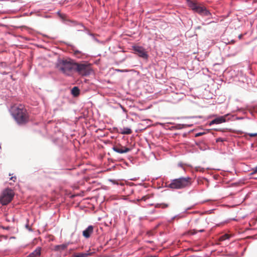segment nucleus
Instances as JSON below:
<instances>
[{
  "instance_id": "nucleus-1",
  "label": "nucleus",
  "mask_w": 257,
  "mask_h": 257,
  "mask_svg": "<svg viewBox=\"0 0 257 257\" xmlns=\"http://www.w3.org/2000/svg\"><path fill=\"white\" fill-rule=\"evenodd\" d=\"M185 1L189 9L194 13L197 14L202 17H207L208 19L212 18V14L203 3H200L197 0Z\"/></svg>"
},
{
  "instance_id": "nucleus-2",
  "label": "nucleus",
  "mask_w": 257,
  "mask_h": 257,
  "mask_svg": "<svg viewBox=\"0 0 257 257\" xmlns=\"http://www.w3.org/2000/svg\"><path fill=\"white\" fill-rule=\"evenodd\" d=\"M76 61L71 58H59L56 63V67L67 76H71L74 72Z\"/></svg>"
},
{
  "instance_id": "nucleus-3",
  "label": "nucleus",
  "mask_w": 257,
  "mask_h": 257,
  "mask_svg": "<svg viewBox=\"0 0 257 257\" xmlns=\"http://www.w3.org/2000/svg\"><path fill=\"white\" fill-rule=\"evenodd\" d=\"M192 184V178L189 176L180 177L178 178L171 180L170 183L165 184L164 187L168 188L172 190H180L188 187Z\"/></svg>"
},
{
  "instance_id": "nucleus-4",
  "label": "nucleus",
  "mask_w": 257,
  "mask_h": 257,
  "mask_svg": "<svg viewBox=\"0 0 257 257\" xmlns=\"http://www.w3.org/2000/svg\"><path fill=\"white\" fill-rule=\"evenodd\" d=\"M10 111L12 115L19 124H22L27 122L26 109L21 107L13 106Z\"/></svg>"
},
{
  "instance_id": "nucleus-5",
  "label": "nucleus",
  "mask_w": 257,
  "mask_h": 257,
  "mask_svg": "<svg viewBox=\"0 0 257 257\" xmlns=\"http://www.w3.org/2000/svg\"><path fill=\"white\" fill-rule=\"evenodd\" d=\"M92 71L90 63L87 62L79 63L76 61L74 72L77 73L82 76H87L89 75Z\"/></svg>"
},
{
  "instance_id": "nucleus-6",
  "label": "nucleus",
  "mask_w": 257,
  "mask_h": 257,
  "mask_svg": "<svg viewBox=\"0 0 257 257\" xmlns=\"http://www.w3.org/2000/svg\"><path fill=\"white\" fill-rule=\"evenodd\" d=\"M14 193L12 189L7 188L4 189L0 196V203L3 205H7L13 199Z\"/></svg>"
},
{
  "instance_id": "nucleus-7",
  "label": "nucleus",
  "mask_w": 257,
  "mask_h": 257,
  "mask_svg": "<svg viewBox=\"0 0 257 257\" xmlns=\"http://www.w3.org/2000/svg\"><path fill=\"white\" fill-rule=\"evenodd\" d=\"M230 115V113H228L223 115L216 116L214 119L208 122V125L211 126L213 124H219L229 121L231 119Z\"/></svg>"
},
{
  "instance_id": "nucleus-8",
  "label": "nucleus",
  "mask_w": 257,
  "mask_h": 257,
  "mask_svg": "<svg viewBox=\"0 0 257 257\" xmlns=\"http://www.w3.org/2000/svg\"><path fill=\"white\" fill-rule=\"evenodd\" d=\"M132 50L134 53L138 55L139 57L145 60H147L149 58V55L146 49L142 46L138 45H133Z\"/></svg>"
},
{
  "instance_id": "nucleus-9",
  "label": "nucleus",
  "mask_w": 257,
  "mask_h": 257,
  "mask_svg": "<svg viewBox=\"0 0 257 257\" xmlns=\"http://www.w3.org/2000/svg\"><path fill=\"white\" fill-rule=\"evenodd\" d=\"M56 14L61 20L62 22L66 25L74 27L78 24V21L69 19L67 15L61 14L60 11H58Z\"/></svg>"
},
{
  "instance_id": "nucleus-10",
  "label": "nucleus",
  "mask_w": 257,
  "mask_h": 257,
  "mask_svg": "<svg viewBox=\"0 0 257 257\" xmlns=\"http://www.w3.org/2000/svg\"><path fill=\"white\" fill-rule=\"evenodd\" d=\"M112 149L115 152L120 154L128 153L132 150L131 148L125 146H123L120 144L114 145L112 147Z\"/></svg>"
},
{
  "instance_id": "nucleus-11",
  "label": "nucleus",
  "mask_w": 257,
  "mask_h": 257,
  "mask_svg": "<svg viewBox=\"0 0 257 257\" xmlns=\"http://www.w3.org/2000/svg\"><path fill=\"white\" fill-rule=\"evenodd\" d=\"M169 124L171 125V126L168 127V129L170 131L182 130L193 125V124L175 123L174 122H169Z\"/></svg>"
},
{
  "instance_id": "nucleus-12",
  "label": "nucleus",
  "mask_w": 257,
  "mask_h": 257,
  "mask_svg": "<svg viewBox=\"0 0 257 257\" xmlns=\"http://www.w3.org/2000/svg\"><path fill=\"white\" fill-rule=\"evenodd\" d=\"M94 226L92 225H88L83 231L82 235L86 238H89L93 232Z\"/></svg>"
},
{
  "instance_id": "nucleus-13",
  "label": "nucleus",
  "mask_w": 257,
  "mask_h": 257,
  "mask_svg": "<svg viewBox=\"0 0 257 257\" xmlns=\"http://www.w3.org/2000/svg\"><path fill=\"white\" fill-rule=\"evenodd\" d=\"M66 45L71 47V50L73 52L74 55L77 58H81L82 56L84 55L81 51L77 50L73 45L68 43H66Z\"/></svg>"
},
{
  "instance_id": "nucleus-14",
  "label": "nucleus",
  "mask_w": 257,
  "mask_h": 257,
  "mask_svg": "<svg viewBox=\"0 0 257 257\" xmlns=\"http://www.w3.org/2000/svg\"><path fill=\"white\" fill-rule=\"evenodd\" d=\"M70 93L73 97H77L80 94V89L78 86H75L71 89Z\"/></svg>"
},
{
  "instance_id": "nucleus-15",
  "label": "nucleus",
  "mask_w": 257,
  "mask_h": 257,
  "mask_svg": "<svg viewBox=\"0 0 257 257\" xmlns=\"http://www.w3.org/2000/svg\"><path fill=\"white\" fill-rule=\"evenodd\" d=\"M41 252V247H37L32 252L30 253L27 257H40Z\"/></svg>"
},
{
  "instance_id": "nucleus-16",
  "label": "nucleus",
  "mask_w": 257,
  "mask_h": 257,
  "mask_svg": "<svg viewBox=\"0 0 257 257\" xmlns=\"http://www.w3.org/2000/svg\"><path fill=\"white\" fill-rule=\"evenodd\" d=\"M75 27H77L78 28H79L80 27L84 28V30L77 29V31H85L88 35L91 36V37H93L94 34L91 33L82 23H79L78 22V24L76 26H75Z\"/></svg>"
},
{
  "instance_id": "nucleus-17",
  "label": "nucleus",
  "mask_w": 257,
  "mask_h": 257,
  "mask_svg": "<svg viewBox=\"0 0 257 257\" xmlns=\"http://www.w3.org/2000/svg\"><path fill=\"white\" fill-rule=\"evenodd\" d=\"M195 144L201 151H205L207 149V146L204 143L202 140L195 141Z\"/></svg>"
},
{
  "instance_id": "nucleus-18",
  "label": "nucleus",
  "mask_w": 257,
  "mask_h": 257,
  "mask_svg": "<svg viewBox=\"0 0 257 257\" xmlns=\"http://www.w3.org/2000/svg\"><path fill=\"white\" fill-rule=\"evenodd\" d=\"M68 245V243H63L61 244L56 245L54 246V250L55 251H63L67 248Z\"/></svg>"
},
{
  "instance_id": "nucleus-19",
  "label": "nucleus",
  "mask_w": 257,
  "mask_h": 257,
  "mask_svg": "<svg viewBox=\"0 0 257 257\" xmlns=\"http://www.w3.org/2000/svg\"><path fill=\"white\" fill-rule=\"evenodd\" d=\"M91 254L92 252H90L89 251L86 252H75L72 254V257H87Z\"/></svg>"
},
{
  "instance_id": "nucleus-20",
  "label": "nucleus",
  "mask_w": 257,
  "mask_h": 257,
  "mask_svg": "<svg viewBox=\"0 0 257 257\" xmlns=\"http://www.w3.org/2000/svg\"><path fill=\"white\" fill-rule=\"evenodd\" d=\"M121 130L120 134L122 135H130L132 133V130L129 127H124L123 129L120 128Z\"/></svg>"
},
{
  "instance_id": "nucleus-21",
  "label": "nucleus",
  "mask_w": 257,
  "mask_h": 257,
  "mask_svg": "<svg viewBox=\"0 0 257 257\" xmlns=\"http://www.w3.org/2000/svg\"><path fill=\"white\" fill-rule=\"evenodd\" d=\"M230 117H231V119H230V120H232V121L235 120H242V119H243L245 118L244 117L237 116H235V115H233L231 113H230Z\"/></svg>"
},
{
  "instance_id": "nucleus-22",
  "label": "nucleus",
  "mask_w": 257,
  "mask_h": 257,
  "mask_svg": "<svg viewBox=\"0 0 257 257\" xmlns=\"http://www.w3.org/2000/svg\"><path fill=\"white\" fill-rule=\"evenodd\" d=\"M211 130L210 129H208V130H206V131H203V132H199V133H197L196 134H195L194 135V137H200L201 136H203L205 134H206V132H209L211 131Z\"/></svg>"
},
{
  "instance_id": "nucleus-23",
  "label": "nucleus",
  "mask_w": 257,
  "mask_h": 257,
  "mask_svg": "<svg viewBox=\"0 0 257 257\" xmlns=\"http://www.w3.org/2000/svg\"><path fill=\"white\" fill-rule=\"evenodd\" d=\"M205 182H206V183H207L206 185L208 186V183H209V180L207 178H206L205 177H202L198 180V183H204Z\"/></svg>"
},
{
  "instance_id": "nucleus-24",
  "label": "nucleus",
  "mask_w": 257,
  "mask_h": 257,
  "mask_svg": "<svg viewBox=\"0 0 257 257\" xmlns=\"http://www.w3.org/2000/svg\"><path fill=\"white\" fill-rule=\"evenodd\" d=\"M226 138H221V137H219L218 138H217L216 139V143H218V142H225L226 141Z\"/></svg>"
},
{
  "instance_id": "nucleus-25",
  "label": "nucleus",
  "mask_w": 257,
  "mask_h": 257,
  "mask_svg": "<svg viewBox=\"0 0 257 257\" xmlns=\"http://www.w3.org/2000/svg\"><path fill=\"white\" fill-rule=\"evenodd\" d=\"M237 110L239 112H242L243 114H246L247 113V111L244 109V108H242V107H240V108H237Z\"/></svg>"
},
{
  "instance_id": "nucleus-26",
  "label": "nucleus",
  "mask_w": 257,
  "mask_h": 257,
  "mask_svg": "<svg viewBox=\"0 0 257 257\" xmlns=\"http://www.w3.org/2000/svg\"><path fill=\"white\" fill-rule=\"evenodd\" d=\"M214 211V209H211V210H208V211H205L204 212H202L201 213V215H203L204 214H206V213H212L213 212V211Z\"/></svg>"
},
{
  "instance_id": "nucleus-27",
  "label": "nucleus",
  "mask_w": 257,
  "mask_h": 257,
  "mask_svg": "<svg viewBox=\"0 0 257 257\" xmlns=\"http://www.w3.org/2000/svg\"><path fill=\"white\" fill-rule=\"evenodd\" d=\"M92 39H93L94 41H96V42H97L98 43H102V42H100V41L98 39H97V38L95 37V35H94V34L93 35V37H92Z\"/></svg>"
},
{
  "instance_id": "nucleus-28",
  "label": "nucleus",
  "mask_w": 257,
  "mask_h": 257,
  "mask_svg": "<svg viewBox=\"0 0 257 257\" xmlns=\"http://www.w3.org/2000/svg\"><path fill=\"white\" fill-rule=\"evenodd\" d=\"M194 232H193V234H196L197 232H204V231H205V230H204V229H200V230H199L198 231H197V230H196L194 229Z\"/></svg>"
},
{
  "instance_id": "nucleus-29",
  "label": "nucleus",
  "mask_w": 257,
  "mask_h": 257,
  "mask_svg": "<svg viewBox=\"0 0 257 257\" xmlns=\"http://www.w3.org/2000/svg\"><path fill=\"white\" fill-rule=\"evenodd\" d=\"M248 135L250 137H253L257 136V133H249L248 134Z\"/></svg>"
},
{
  "instance_id": "nucleus-30",
  "label": "nucleus",
  "mask_w": 257,
  "mask_h": 257,
  "mask_svg": "<svg viewBox=\"0 0 257 257\" xmlns=\"http://www.w3.org/2000/svg\"><path fill=\"white\" fill-rule=\"evenodd\" d=\"M26 228L27 229H28L30 231H32L33 230L32 229V228H31L30 226H29V225L28 224H27L25 226Z\"/></svg>"
},
{
  "instance_id": "nucleus-31",
  "label": "nucleus",
  "mask_w": 257,
  "mask_h": 257,
  "mask_svg": "<svg viewBox=\"0 0 257 257\" xmlns=\"http://www.w3.org/2000/svg\"><path fill=\"white\" fill-rule=\"evenodd\" d=\"M16 179H17V177H16V176H12V177H11V178H10V180H12V181H13L14 182H15V181H16Z\"/></svg>"
},
{
  "instance_id": "nucleus-32",
  "label": "nucleus",
  "mask_w": 257,
  "mask_h": 257,
  "mask_svg": "<svg viewBox=\"0 0 257 257\" xmlns=\"http://www.w3.org/2000/svg\"><path fill=\"white\" fill-rule=\"evenodd\" d=\"M193 207H194V206L193 205V206H191V207H188L187 208H186V209L183 211V212H186L187 210H189V209H191L193 208Z\"/></svg>"
},
{
  "instance_id": "nucleus-33",
  "label": "nucleus",
  "mask_w": 257,
  "mask_h": 257,
  "mask_svg": "<svg viewBox=\"0 0 257 257\" xmlns=\"http://www.w3.org/2000/svg\"><path fill=\"white\" fill-rule=\"evenodd\" d=\"M147 197L145 196H144L142 197V200H143V201H146V199H147Z\"/></svg>"
},
{
  "instance_id": "nucleus-34",
  "label": "nucleus",
  "mask_w": 257,
  "mask_h": 257,
  "mask_svg": "<svg viewBox=\"0 0 257 257\" xmlns=\"http://www.w3.org/2000/svg\"><path fill=\"white\" fill-rule=\"evenodd\" d=\"M257 172V166L254 169H253V173H255V172Z\"/></svg>"
},
{
  "instance_id": "nucleus-35",
  "label": "nucleus",
  "mask_w": 257,
  "mask_h": 257,
  "mask_svg": "<svg viewBox=\"0 0 257 257\" xmlns=\"http://www.w3.org/2000/svg\"><path fill=\"white\" fill-rule=\"evenodd\" d=\"M147 257H157L156 255H148Z\"/></svg>"
},
{
  "instance_id": "nucleus-36",
  "label": "nucleus",
  "mask_w": 257,
  "mask_h": 257,
  "mask_svg": "<svg viewBox=\"0 0 257 257\" xmlns=\"http://www.w3.org/2000/svg\"><path fill=\"white\" fill-rule=\"evenodd\" d=\"M254 147H255V146H254V144L252 143L251 144V148H252V150H254Z\"/></svg>"
},
{
  "instance_id": "nucleus-37",
  "label": "nucleus",
  "mask_w": 257,
  "mask_h": 257,
  "mask_svg": "<svg viewBox=\"0 0 257 257\" xmlns=\"http://www.w3.org/2000/svg\"><path fill=\"white\" fill-rule=\"evenodd\" d=\"M44 17H45V18H51V16H50V15H45V16H44Z\"/></svg>"
},
{
  "instance_id": "nucleus-38",
  "label": "nucleus",
  "mask_w": 257,
  "mask_h": 257,
  "mask_svg": "<svg viewBox=\"0 0 257 257\" xmlns=\"http://www.w3.org/2000/svg\"><path fill=\"white\" fill-rule=\"evenodd\" d=\"M242 37H243V35H242V34H240V35H239L238 36V38H239V39H241Z\"/></svg>"
},
{
  "instance_id": "nucleus-39",
  "label": "nucleus",
  "mask_w": 257,
  "mask_h": 257,
  "mask_svg": "<svg viewBox=\"0 0 257 257\" xmlns=\"http://www.w3.org/2000/svg\"><path fill=\"white\" fill-rule=\"evenodd\" d=\"M147 234L149 235H153V233L151 232V231H148L147 232Z\"/></svg>"
},
{
  "instance_id": "nucleus-40",
  "label": "nucleus",
  "mask_w": 257,
  "mask_h": 257,
  "mask_svg": "<svg viewBox=\"0 0 257 257\" xmlns=\"http://www.w3.org/2000/svg\"><path fill=\"white\" fill-rule=\"evenodd\" d=\"M147 242L149 243H153V241H152V240H148V241H147Z\"/></svg>"
},
{
  "instance_id": "nucleus-41",
  "label": "nucleus",
  "mask_w": 257,
  "mask_h": 257,
  "mask_svg": "<svg viewBox=\"0 0 257 257\" xmlns=\"http://www.w3.org/2000/svg\"><path fill=\"white\" fill-rule=\"evenodd\" d=\"M254 149H255V151L257 152V145L255 146Z\"/></svg>"
},
{
  "instance_id": "nucleus-42",
  "label": "nucleus",
  "mask_w": 257,
  "mask_h": 257,
  "mask_svg": "<svg viewBox=\"0 0 257 257\" xmlns=\"http://www.w3.org/2000/svg\"><path fill=\"white\" fill-rule=\"evenodd\" d=\"M201 28V26H198L196 28V29H200Z\"/></svg>"
},
{
  "instance_id": "nucleus-43",
  "label": "nucleus",
  "mask_w": 257,
  "mask_h": 257,
  "mask_svg": "<svg viewBox=\"0 0 257 257\" xmlns=\"http://www.w3.org/2000/svg\"><path fill=\"white\" fill-rule=\"evenodd\" d=\"M199 218L196 219H195V222H196V223L198 222V221H199Z\"/></svg>"
},
{
  "instance_id": "nucleus-44",
  "label": "nucleus",
  "mask_w": 257,
  "mask_h": 257,
  "mask_svg": "<svg viewBox=\"0 0 257 257\" xmlns=\"http://www.w3.org/2000/svg\"><path fill=\"white\" fill-rule=\"evenodd\" d=\"M205 221L207 223V224H208V221H207V218H206V219H205Z\"/></svg>"
},
{
  "instance_id": "nucleus-45",
  "label": "nucleus",
  "mask_w": 257,
  "mask_h": 257,
  "mask_svg": "<svg viewBox=\"0 0 257 257\" xmlns=\"http://www.w3.org/2000/svg\"><path fill=\"white\" fill-rule=\"evenodd\" d=\"M4 228L5 229H9V227H7Z\"/></svg>"
},
{
  "instance_id": "nucleus-46",
  "label": "nucleus",
  "mask_w": 257,
  "mask_h": 257,
  "mask_svg": "<svg viewBox=\"0 0 257 257\" xmlns=\"http://www.w3.org/2000/svg\"><path fill=\"white\" fill-rule=\"evenodd\" d=\"M250 114H253V112L251 111H249Z\"/></svg>"
},
{
  "instance_id": "nucleus-47",
  "label": "nucleus",
  "mask_w": 257,
  "mask_h": 257,
  "mask_svg": "<svg viewBox=\"0 0 257 257\" xmlns=\"http://www.w3.org/2000/svg\"><path fill=\"white\" fill-rule=\"evenodd\" d=\"M113 129L116 130H117V127H113Z\"/></svg>"
},
{
  "instance_id": "nucleus-48",
  "label": "nucleus",
  "mask_w": 257,
  "mask_h": 257,
  "mask_svg": "<svg viewBox=\"0 0 257 257\" xmlns=\"http://www.w3.org/2000/svg\"><path fill=\"white\" fill-rule=\"evenodd\" d=\"M178 135V134H177V133H175L174 134V135H175V136Z\"/></svg>"
},
{
  "instance_id": "nucleus-49",
  "label": "nucleus",
  "mask_w": 257,
  "mask_h": 257,
  "mask_svg": "<svg viewBox=\"0 0 257 257\" xmlns=\"http://www.w3.org/2000/svg\"><path fill=\"white\" fill-rule=\"evenodd\" d=\"M176 217V216H174V217H173L172 218V219H175Z\"/></svg>"
},
{
  "instance_id": "nucleus-50",
  "label": "nucleus",
  "mask_w": 257,
  "mask_h": 257,
  "mask_svg": "<svg viewBox=\"0 0 257 257\" xmlns=\"http://www.w3.org/2000/svg\"><path fill=\"white\" fill-rule=\"evenodd\" d=\"M179 165L180 166H182V164H181V163H180V164H179Z\"/></svg>"
},
{
  "instance_id": "nucleus-51",
  "label": "nucleus",
  "mask_w": 257,
  "mask_h": 257,
  "mask_svg": "<svg viewBox=\"0 0 257 257\" xmlns=\"http://www.w3.org/2000/svg\"><path fill=\"white\" fill-rule=\"evenodd\" d=\"M245 250H246V248H244V250H243V252H244L245 251Z\"/></svg>"
},
{
  "instance_id": "nucleus-52",
  "label": "nucleus",
  "mask_w": 257,
  "mask_h": 257,
  "mask_svg": "<svg viewBox=\"0 0 257 257\" xmlns=\"http://www.w3.org/2000/svg\"><path fill=\"white\" fill-rule=\"evenodd\" d=\"M0 148H1V145H0Z\"/></svg>"
}]
</instances>
